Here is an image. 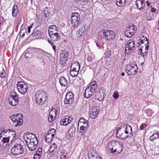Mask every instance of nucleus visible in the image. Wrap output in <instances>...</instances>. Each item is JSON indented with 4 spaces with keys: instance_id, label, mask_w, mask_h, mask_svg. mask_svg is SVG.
Segmentation results:
<instances>
[{
    "instance_id": "59",
    "label": "nucleus",
    "mask_w": 159,
    "mask_h": 159,
    "mask_svg": "<svg viewBox=\"0 0 159 159\" xmlns=\"http://www.w3.org/2000/svg\"><path fill=\"white\" fill-rule=\"evenodd\" d=\"M48 42L51 44L52 46H53V45H54L53 42H52V41H48Z\"/></svg>"
},
{
    "instance_id": "49",
    "label": "nucleus",
    "mask_w": 159,
    "mask_h": 159,
    "mask_svg": "<svg viewBox=\"0 0 159 159\" xmlns=\"http://www.w3.org/2000/svg\"><path fill=\"white\" fill-rule=\"evenodd\" d=\"M113 97L115 99H117L118 98L119 95L117 92H114L113 95Z\"/></svg>"
},
{
    "instance_id": "11",
    "label": "nucleus",
    "mask_w": 159,
    "mask_h": 159,
    "mask_svg": "<svg viewBox=\"0 0 159 159\" xmlns=\"http://www.w3.org/2000/svg\"><path fill=\"white\" fill-rule=\"evenodd\" d=\"M135 48L134 43L133 40H129L125 46V53L128 54L134 50Z\"/></svg>"
},
{
    "instance_id": "58",
    "label": "nucleus",
    "mask_w": 159,
    "mask_h": 159,
    "mask_svg": "<svg viewBox=\"0 0 159 159\" xmlns=\"http://www.w3.org/2000/svg\"><path fill=\"white\" fill-rule=\"evenodd\" d=\"M52 46V48L54 51V52H55L56 51V47L54 45H53V46Z\"/></svg>"
},
{
    "instance_id": "44",
    "label": "nucleus",
    "mask_w": 159,
    "mask_h": 159,
    "mask_svg": "<svg viewBox=\"0 0 159 159\" xmlns=\"http://www.w3.org/2000/svg\"><path fill=\"white\" fill-rule=\"evenodd\" d=\"M67 60L66 59H61L60 58V63L62 66H64L67 62Z\"/></svg>"
},
{
    "instance_id": "3",
    "label": "nucleus",
    "mask_w": 159,
    "mask_h": 159,
    "mask_svg": "<svg viewBox=\"0 0 159 159\" xmlns=\"http://www.w3.org/2000/svg\"><path fill=\"white\" fill-rule=\"evenodd\" d=\"M23 118L22 114L19 113L17 115H13L10 117V119L15 123V126L16 127L20 126L22 124Z\"/></svg>"
},
{
    "instance_id": "51",
    "label": "nucleus",
    "mask_w": 159,
    "mask_h": 159,
    "mask_svg": "<svg viewBox=\"0 0 159 159\" xmlns=\"http://www.w3.org/2000/svg\"><path fill=\"white\" fill-rule=\"evenodd\" d=\"M32 55L29 52H27L25 55V58H30L31 57Z\"/></svg>"
},
{
    "instance_id": "57",
    "label": "nucleus",
    "mask_w": 159,
    "mask_h": 159,
    "mask_svg": "<svg viewBox=\"0 0 159 159\" xmlns=\"http://www.w3.org/2000/svg\"><path fill=\"white\" fill-rule=\"evenodd\" d=\"M155 132V134L157 135V138L159 139V131L155 132Z\"/></svg>"
},
{
    "instance_id": "42",
    "label": "nucleus",
    "mask_w": 159,
    "mask_h": 159,
    "mask_svg": "<svg viewBox=\"0 0 159 159\" xmlns=\"http://www.w3.org/2000/svg\"><path fill=\"white\" fill-rule=\"evenodd\" d=\"M67 155L66 152L65 150L62 151L61 152V159H65Z\"/></svg>"
},
{
    "instance_id": "5",
    "label": "nucleus",
    "mask_w": 159,
    "mask_h": 159,
    "mask_svg": "<svg viewBox=\"0 0 159 159\" xmlns=\"http://www.w3.org/2000/svg\"><path fill=\"white\" fill-rule=\"evenodd\" d=\"M17 89L19 92L22 94H25L28 89L27 85L23 82H19L17 85Z\"/></svg>"
},
{
    "instance_id": "46",
    "label": "nucleus",
    "mask_w": 159,
    "mask_h": 159,
    "mask_svg": "<svg viewBox=\"0 0 159 159\" xmlns=\"http://www.w3.org/2000/svg\"><path fill=\"white\" fill-rule=\"evenodd\" d=\"M42 152V149L41 148H39L38 149V151H37L35 154L39 155V156H41Z\"/></svg>"
},
{
    "instance_id": "17",
    "label": "nucleus",
    "mask_w": 159,
    "mask_h": 159,
    "mask_svg": "<svg viewBox=\"0 0 159 159\" xmlns=\"http://www.w3.org/2000/svg\"><path fill=\"white\" fill-rule=\"evenodd\" d=\"M105 92V90L101 88L99 89L98 92L96 93V97L98 100L102 101L103 100Z\"/></svg>"
},
{
    "instance_id": "36",
    "label": "nucleus",
    "mask_w": 159,
    "mask_h": 159,
    "mask_svg": "<svg viewBox=\"0 0 159 159\" xmlns=\"http://www.w3.org/2000/svg\"><path fill=\"white\" fill-rule=\"evenodd\" d=\"M140 42L142 44L145 43L146 44L149 43L148 40L146 37L143 36L140 39Z\"/></svg>"
},
{
    "instance_id": "1",
    "label": "nucleus",
    "mask_w": 159,
    "mask_h": 159,
    "mask_svg": "<svg viewBox=\"0 0 159 159\" xmlns=\"http://www.w3.org/2000/svg\"><path fill=\"white\" fill-rule=\"evenodd\" d=\"M24 139L30 150L34 151L37 146L38 140L35 134L27 133L24 135Z\"/></svg>"
},
{
    "instance_id": "10",
    "label": "nucleus",
    "mask_w": 159,
    "mask_h": 159,
    "mask_svg": "<svg viewBox=\"0 0 159 159\" xmlns=\"http://www.w3.org/2000/svg\"><path fill=\"white\" fill-rule=\"evenodd\" d=\"M80 19V15L79 13L75 12L72 14L71 18V23L72 26L74 27L78 26Z\"/></svg>"
},
{
    "instance_id": "26",
    "label": "nucleus",
    "mask_w": 159,
    "mask_h": 159,
    "mask_svg": "<svg viewBox=\"0 0 159 159\" xmlns=\"http://www.w3.org/2000/svg\"><path fill=\"white\" fill-rule=\"evenodd\" d=\"M58 30V28L56 25H51L49 26L48 29V34L55 33V32L57 31Z\"/></svg>"
},
{
    "instance_id": "61",
    "label": "nucleus",
    "mask_w": 159,
    "mask_h": 159,
    "mask_svg": "<svg viewBox=\"0 0 159 159\" xmlns=\"http://www.w3.org/2000/svg\"><path fill=\"white\" fill-rule=\"evenodd\" d=\"M148 52V51H146L144 53V55L145 56H147V53Z\"/></svg>"
},
{
    "instance_id": "55",
    "label": "nucleus",
    "mask_w": 159,
    "mask_h": 159,
    "mask_svg": "<svg viewBox=\"0 0 159 159\" xmlns=\"http://www.w3.org/2000/svg\"><path fill=\"white\" fill-rule=\"evenodd\" d=\"M40 156H39V155L35 154L34 156V159H39Z\"/></svg>"
},
{
    "instance_id": "14",
    "label": "nucleus",
    "mask_w": 159,
    "mask_h": 159,
    "mask_svg": "<svg viewBox=\"0 0 159 159\" xmlns=\"http://www.w3.org/2000/svg\"><path fill=\"white\" fill-rule=\"evenodd\" d=\"M11 136L5 137H4L0 136V146L1 147H5L7 146L8 145V142L10 140V138Z\"/></svg>"
},
{
    "instance_id": "64",
    "label": "nucleus",
    "mask_w": 159,
    "mask_h": 159,
    "mask_svg": "<svg viewBox=\"0 0 159 159\" xmlns=\"http://www.w3.org/2000/svg\"><path fill=\"white\" fill-rule=\"evenodd\" d=\"M122 76H124L125 75V74L124 72H123L121 74Z\"/></svg>"
},
{
    "instance_id": "31",
    "label": "nucleus",
    "mask_w": 159,
    "mask_h": 159,
    "mask_svg": "<svg viewBox=\"0 0 159 159\" xmlns=\"http://www.w3.org/2000/svg\"><path fill=\"white\" fill-rule=\"evenodd\" d=\"M79 70L76 69H71L70 68V74L72 77H75L78 74Z\"/></svg>"
},
{
    "instance_id": "37",
    "label": "nucleus",
    "mask_w": 159,
    "mask_h": 159,
    "mask_svg": "<svg viewBox=\"0 0 159 159\" xmlns=\"http://www.w3.org/2000/svg\"><path fill=\"white\" fill-rule=\"evenodd\" d=\"M88 156L89 157V159H102V158L98 155L97 156H95L92 154L91 153L88 154Z\"/></svg>"
},
{
    "instance_id": "8",
    "label": "nucleus",
    "mask_w": 159,
    "mask_h": 159,
    "mask_svg": "<svg viewBox=\"0 0 159 159\" xmlns=\"http://www.w3.org/2000/svg\"><path fill=\"white\" fill-rule=\"evenodd\" d=\"M23 151L24 150L21 145L18 143L16 144L11 150V153L15 155L22 154Z\"/></svg>"
},
{
    "instance_id": "62",
    "label": "nucleus",
    "mask_w": 159,
    "mask_h": 159,
    "mask_svg": "<svg viewBox=\"0 0 159 159\" xmlns=\"http://www.w3.org/2000/svg\"><path fill=\"white\" fill-rule=\"evenodd\" d=\"M146 3L147 4V5L148 6H150V3L148 1H147L146 2Z\"/></svg>"
},
{
    "instance_id": "39",
    "label": "nucleus",
    "mask_w": 159,
    "mask_h": 159,
    "mask_svg": "<svg viewBox=\"0 0 159 159\" xmlns=\"http://www.w3.org/2000/svg\"><path fill=\"white\" fill-rule=\"evenodd\" d=\"M105 30H102L99 31L98 34V37L100 38V39L105 38Z\"/></svg>"
},
{
    "instance_id": "4",
    "label": "nucleus",
    "mask_w": 159,
    "mask_h": 159,
    "mask_svg": "<svg viewBox=\"0 0 159 159\" xmlns=\"http://www.w3.org/2000/svg\"><path fill=\"white\" fill-rule=\"evenodd\" d=\"M138 68L135 63H129L126 65L125 71L130 75H135L137 72Z\"/></svg>"
},
{
    "instance_id": "54",
    "label": "nucleus",
    "mask_w": 159,
    "mask_h": 159,
    "mask_svg": "<svg viewBox=\"0 0 159 159\" xmlns=\"http://www.w3.org/2000/svg\"><path fill=\"white\" fill-rule=\"evenodd\" d=\"M33 25L32 24L28 27V33H30V29L32 27Z\"/></svg>"
},
{
    "instance_id": "24",
    "label": "nucleus",
    "mask_w": 159,
    "mask_h": 159,
    "mask_svg": "<svg viewBox=\"0 0 159 159\" xmlns=\"http://www.w3.org/2000/svg\"><path fill=\"white\" fill-rule=\"evenodd\" d=\"M59 81L61 86L66 87L68 85V82L64 77H61L59 80Z\"/></svg>"
},
{
    "instance_id": "43",
    "label": "nucleus",
    "mask_w": 159,
    "mask_h": 159,
    "mask_svg": "<svg viewBox=\"0 0 159 159\" xmlns=\"http://www.w3.org/2000/svg\"><path fill=\"white\" fill-rule=\"evenodd\" d=\"M57 111L56 109H53L49 113V115H52L54 117H56L57 115Z\"/></svg>"
},
{
    "instance_id": "53",
    "label": "nucleus",
    "mask_w": 159,
    "mask_h": 159,
    "mask_svg": "<svg viewBox=\"0 0 159 159\" xmlns=\"http://www.w3.org/2000/svg\"><path fill=\"white\" fill-rule=\"evenodd\" d=\"M146 127V125L144 124L141 125L140 127V129L141 130L144 129V128Z\"/></svg>"
},
{
    "instance_id": "25",
    "label": "nucleus",
    "mask_w": 159,
    "mask_h": 159,
    "mask_svg": "<svg viewBox=\"0 0 159 159\" xmlns=\"http://www.w3.org/2000/svg\"><path fill=\"white\" fill-rule=\"evenodd\" d=\"M69 54L68 51H62L61 53L60 58L61 59H66L67 60V58L69 57Z\"/></svg>"
},
{
    "instance_id": "7",
    "label": "nucleus",
    "mask_w": 159,
    "mask_h": 159,
    "mask_svg": "<svg viewBox=\"0 0 159 159\" xmlns=\"http://www.w3.org/2000/svg\"><path fill=\"white\" fill-rule=\"evenodd\" d=\"M112 145L113 147L111 148L112 150L118 153H120L122 150V143L119 141H113L112 142Z\"/></svg>"
},
{
    "instance_id": "20",
    "label": "nucleus",
    "mask_w": 159,
    "mask_h": 159,
    "mask_svg": "<svg viewBox=\"0 0 159 159\" xmlns=\"http://www.w3.org/2000/svg\"><path fill=\"white\" fill-rule=\"evenodd\" d=\"M49 35L51 40L55 42L61 39L60 35L57 33H49Z\"/></svg>"
},
{
    "instance_id": "23",
    "label": "nucleus",
    "mask_w": 159,
    "mask_h": 159,
    "mask_svg": "<svg viewBox=\"0 0 159 159\" xmlns=\"http://www.w3.org/2000/svg\"><path fill=\"white\" fill-rule=\"evenodd\" d=\"M94 93L89 90V89L86 88L84 93V96L86 98L91 97Z\"/></svg>"
},
{
    "instance_id": "6",
    "label": "nucleus",
    "mask_w": 159,
    "mask_h": 159,
    "mask_svg": "<svg viewBox=\"0 0 159 159\" xmlns=\"http://www.w3.org/2000/svg\"><path fill=\"white\" fill-rule=\"evenodd\" d=\"M136 26L134 25L130 24L128 25L125 34L126 37L130 38L136 33Z\"/></svg>"
},
{
    "instance_id": "52",
    "label": "nucleus",
    "mask_w": 159,
    "mask_h": 159,
    "mask_svg": "<svg viewBox=\"0 0 159 159\" xmlns=\"http://www.w3.org/2000/svg\"><path fill=\"white\" fill-rule=\"evenodd\" d=\"M93 59V57L90 55L88 56L87 60L89 61H92Z\"/></svg>"
},
{
    "instance_id": "63",
    "label": "nucleus",
    "mask_w": 159,
    "mask_h": 159,
    "mask_svg": "<svg viewBox=\"0 0 159 159\" xmlns=\"http://www.w3.org/2000/svg\"><path fill=\"white\" fill-rule=\"evenodd\" d=\"M83 2H87L89 0H81Z\"/></svg>"
},
{
    "instance_id": "35",
    "label": "nucleus",
    "mask_w": 159,
    "mask_h": 159,
    "mask_svg": "<svg viewBox=\"0 0 159 159\" xmlns=\"http://www.w3.org/2000/svg\"><path fill=\"white\" fill-rule=\"evenodd\" d=\"M18 12L17 6L16 5H14L13 7L12 11V15L14 17H16Z\"/></svg>"
},
{
    "instance_id": "29",
    "label": "nucleus",
    "mask_w": 159,
    "mask_h": 159,
    "mask_svg": "<svg viewBox=\"0 0 159 159\" xmlns=\"http://www.w3.org/2000/svg\"><path fill=\"white\" fill-rule=\"evenodd\" d=\"M80 132L81 135H83L87 131L88 128V125L86 124L84 125H80Z\"/></svg>"
},
{
    "instance_id": "45",
    "label": "nucleus",
    "mask_w": 159,
    "mask_h": 159,
    "mask_svg": "<svg viewBox=\"0 0 159 159\" xmlns=\"http://www.w3.org/2000/svg\"><path fill=\"white\" fill-rule=\"evenodd\" d=\"M55 130L54 129H50L48 131V134H51L52 135H53L54 136L55 134Z\"/></svg>"
},
{
    "instance_id": "41",
    "label": "nucleus",
    "mask_w": 159,
    "mask_h": 159,
    "mask_svg": "<svg viewBox=\"0 0 159 159\" xmlns=\"http://www.w3.org/2000/svg\"><path fill=\"white\" fill-rule=\"evenodd\" d=\"M6 75L5 71L4 69L3 68H2L0 70V76L1 77L4 78L5 77Z\"/></svg>"
},
{
    "instance_id": "56",
    "label": "nucleus",
    "mask_w": 159,
    "mask_h": 159,
    "mask_svg": "<svg viewBox=\"0 0 159 159\" xmlns=\"http://www.w3.org/2000/svg\"><path fill=\"white\" fill-rule=\"evenodd\" d=\"M145 51H148V44H145Z\"/></svg>"
},
{
    "instance_id": "16",
    "label": "nucleus",
    "mask_w": 159,
    "mask_h": 159,
    "mask_svg": "<svg viewBox=\"0 0 159 159\" xmlns=\"http://www.w3.org/2000/svg\"><path fill=\"white\" fill-rule=\"evenodd\" d=\"M105 39L107 41L111 40L114 38L115 34L112 30H106Z\"/></svg>"
},
{
    "instance_id": "9",
    "label": "nucleus",
    "mask_w": 159,
    "mask_h": 159,
    "mask_svg": "<svg viewBox=\"0 0 159 159\" xmlns=\"http://www.w3.org/2000/svg\"><path fill=\"white\" fill-rule=\"evenodd\" d=\"M116 135L117 137L121 138L124 140L128 137H130L132 135V134H128L125 133V131L122 130L119 127L116 129Z\"/></svg>"
},
{
    "instance_id": "30",
    "label": "nucleus",
    "mask_w": 159,
    "mask_h": 159,
    "mask_svg": "<svg viewBox=\"0 0 159 159\" xmlns=\"http://www.w3.org/2000/svg\"><path fill=\"white\" fill-rule=\"evenodd\" d=\"M91 111L93 112L95 116L97 117L100 111L99 108L98 107H93L91 108Z\"/></svg>"
},
{
    "instance_id": "47",
    "label": "nucleus",
    "mask_w": 159,
    "mask_h": 159,
    "mask_svg": "<svg viewBox=\"0 0 159 159\" xmlns=\"http://www.w3.org/2000/svg\"><path fill=\"white\" fill-rule=\"evenodd\" d=\"M155 135L156 134L155 133V132H154L153 134L150 137L149 139L151 141H153L155 139H156L157 138V137L156 136H155Z\"/></svg>"
},
{
    "instance_id": "60",
    "label": "nucleus",
    "mask_w": 159,
    "mask_h": 159,
    "mask_svg": "<svg viewBox=\"0 0 159 159\" xmlns=\"http://www.w3.org/2000/svg\"><path fill=\"white\" fill-rule=\"evenodd\" d=\"M140 54L141 55V56H142V57H145V56L144 55V52H141V53H140Z\"/></svg>"
},
{
    "instance_id": "15",
    "label": "nucleus",
    "mask_w": 159,
    "mask_h": 159,
    "mask_svg": "<svg viewBox=\"0 0 159 159\" xmlns=\"http://www.w3.org/2000/svg\"><path fill=\"white\" fill-rule=\"evenodd\" d=\"M119 127L121 128L122 130L125 131V133L128 134H131L132 128L130 125L127 124H123Z\"/></svg>"
},
{
    "instance_id": "38",
    "label": "nucleus",
    "mask_w": 159,
    "mask_h": 159,
    "mask_svg": "<svg viewBox=\"0 0 159 159\" xmlns=\"http://www.w3.org/2000/svg\"><path fill=\"white\" fill-rule=\"evenodd\" d=\"M127 0H116V4L119 7L124 6Z\"/></svg>"
},
{
    "instance_id": "33",
    "label": "nucleus",
    "mask_w": 159,
    "mask_h": 159,
    "mask_svg": "<svg viewBox=\"0 0 159 159\" xmlns=\"http://www.w3.org/2000/svg\"><path fill=\"white\" fill-rule=\"evenodd\" d=\"M88 123L89 121L88 120H86L83 118H81L79 120L78 125H84L85 124L88 125Z\"/></svg>"
},
{
    "instance_id": "2",
    "label": "nucleus",
    "mask_w": 159,
    "mask_h": 159,
    "mask_svg": "<svg viewBox=\"0 0 159 159\" xmlns=\"http://www.w3.org/2000/svg\"><path fill=\"white\" fill-rule=\"evenodd\" d=\"M36 102L39 105L43 104L47 99V94L43 91H39L35 95Z\"/></svg>"
},
{
    "instance_id": "27",
    "label": "nucleus",
    "mask_w": 159,
    "mask_h": 159,
    "mask_svg": "<svg viewBox=\"0 0 159 159\" xmlns=\"http://www.w3.org/2000/svg\"><path fill=\"white\" fill-rule=\"evenodd\" d=\"M85 31V30L84 26L80 28L76 32V35L78 37H80L84 35Z\"/></svg>"
},
{
    "instance_id": "22",
    "label": "nucleus",
    "mask_w": 159,
    "mask_h": 159,
    "mask_svg": "<svg viewBox=\"0 0 159 159\" xmlns=\"http://www.w3.org/2000/svg\"><path fill=\"white\" fill-rule=\"evenodd\" d=\"M135 4L137 8L139 10L142 9L145 6V3L143 0H137L135 2Z\"/></svg>"
},
{
    "instance_id": "19",
    "label": "nucleus",
    "mask_w": 159,
    "mask_h": 159,
    "mask_svg": "<svg viewBox=\"0 0 159 159\" xmlns=\"http://www.w3.org/2000/svg\"><path fill=\"white\" fill-rule=\"evenodd\" d=\"M57 146L55 143L52 144L50 146L48 151L47 153L49 155H54L55 154V151L57 150Z\"/></svg>"
},
{
    "instance_id": "50",
    "label": "nucleus",
    "mask_w": 159,
    "mask_h": 159,
    "mask_svg": "<svg viewBox=\"0 0 159 159\" xmlns=\"http://www.w3.org/2000/svg\"><path fill=\"white\" fill-rule=\"evenodd\" d=\"M89 116L92 119H94L96 117V116H95V115L93 113V112H92L91 111L89 114Z\"/></svg>"
},
{
    "instance_id": "13",
    "label": "nucleus",
    "mask_w": 159,
    "mask_h": 159,
    "mask_svg": "<svg viewBox=\"0 0 159 159\" xmlns=\"http://www.w3.org/2000/svg\"><path fill=\"white\" fill-rule=\"evenodd\" d=\"M8 101L9 104L12 106H15L17 105L18 102V97L16 93L14 95H11L9 98Z\"/></svg>"
},
{
    "instance_id": "18",
    "label": "nucleus",
    "mask_w": 159,
    "mask_h": 159,
    "mask_svg": "<svg viewBox=\"0 0 159 159\" xmlns=\"http://www.w3.org/2000/svg\"><path fill=\"white\" fill-rule=\"evenodd\" d=\"M72 118L68 116L64 117L60 120V124L61 125L66 126L71 122Z\"/></svg>"
},
{
    "instance_id": "34",
    "label": "nucleus",
    "mask_w": 159,
    "mask_h": 159,
    "mask_svg": "<svg viewBox=\"0 0 159 159\" xmlns=\"http://www.w3.org/2000/svg\"><path fill=\"white\" fill-rule=\"evenodd\" d=\"M9 135H11V136L12 137L13 140H11V142H12L14 140V139L16 138V131H15L11 129H9Z\"/></svg>"
},
{
    "instance_id": "48",
    "label": "nucleus",
    "mask_w": 159,
    "mask_h": 159,
    "mask_svg": "<svg viewBox=\"0 0 159 159\" xmlns=\"http://www.w3.org/2000/svg\"><path fill=\"white\" fill-rule=\"evenodd\" d=\"M55 117H54V116L52 115H49L48 119L49 121L50 122H52L54 120Z\"/></svg>"
},
{
    "instance_id": "32",
    "label": "nucleus",
    "mask_w": 159,
    "mask_h": 159,
    "mask_svg": "<svg viewBox=\"0 0 159 159\" xmlns=\"http://www.w3.org/2000/svg\"><path fill=\"white\" fill-rule=\"evenodd\" d=\"M54 136V135H52L51 134H48V133L45 136V142L47 143H50L52 141Z\"/></svg>"
},
{
    "instance_id": "21",
    "label": "nucleus",
    "mask_w": 159,
    "mask_h": 159,
    "mask_svg": "<svg viewBox=\"0 0 159 159\" xmlns=\"http://www.w3.org/2000/svg\"><path fill=\"white\" fill-rule=\"evenodd\" d=\"M98 87V85L95 81L92 82L89 86L87 87L88 89H89V90L94 93L95 90Z\"/></svg>"
},
{
    "instance_id": "12",
    "label": "nucleus",
    "mask_w": 159,
    "mask_h": 159,
    "mask_svg": "<svg viewBox=\"0 0 159 159\" xmlns=\"http://www.w3.org/2000/svg\"><path fill=\"white\" fill-rule=\"evenodd\" d=\"M74 101V96L73 94L71 92H68L64 100V103L66 104H71Z\"/></svg>"
},
{
    "instance_id": "28",
    "label": "nucleus",
    "mask_w": 159,
    "mask_h": 159,
    "mask_svg": "<svg viewBox=\"0 0 159 159\" xmlns=\"http://www.w3.org/2000/svg\"><path fill=\"white\" fill-rule=\"evenodd\" d=\"M70 68L79 70L80 69V66L78 62L74 61L72 63Z\"/></svg>"
},
{
    "instance_id": "40",
    "label": "nucleus",
    "mask_w": 159,
    "mask_h": 159,
    "mask_svg": "<svg viewBox=\"0 0 159 159\" xmlns=\"http://www.w3.org/2000/svg\"><path fill=\"white\" fill-rule=\"evenodd\" d=\"M41 34V32L39 30H35L33 32L32 35L33 37H35L39 35H40Z\"/></svg>"
}]
</instances>
